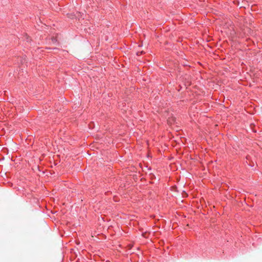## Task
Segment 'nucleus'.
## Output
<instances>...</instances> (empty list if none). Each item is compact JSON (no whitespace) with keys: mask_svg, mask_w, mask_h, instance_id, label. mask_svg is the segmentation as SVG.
Wrapping results in <instances>:
<instances>
[{"mask_svg":"<svg viewBox=\"0 0 262 262\" xmlns=\"http://www.w3.org/2000/svg\"><path fill=\"white\" fill-rule=\"evenodd\" d=\"M143 51H142V52H138L137 53V55L138 56H139V55H141L142 54H143Z\"/></svg>","mask_w":262,"mask_h":262,"instance_id":"f03ea898","label":"nucleus"},{"mask_svg":"<svg viewBox=\"0 0 262 262\" xmlns=\"http://www.w3.org/2000/svg\"><path fill=\"white\" fill-rule=\"evenodd\" d=\"M127 246H128V248L130 249L132 248L133 245L129 244Z\"/></svg>","mask_w":262,"mask_h":262,"instance_id":"7ed1b4c3","label":"nucleus"},{"mask_svg":"<svg viewBox=\"0 0 262 262\" xmlns=\"http://www.w3.org/2000/svg\"><path fill=\"white\" fill-rule=\"evenodd\" d=\"M56 41H57V39L56 38H54V37L52 38V42L53 43H55Z\"/></svg>","mask_w":262,"mask_h":262,"instance_id":"f257e3e1","label":"nucleus"}]
</instances>
